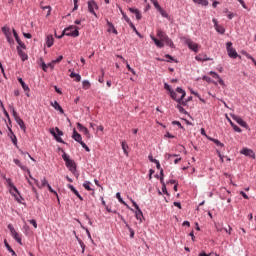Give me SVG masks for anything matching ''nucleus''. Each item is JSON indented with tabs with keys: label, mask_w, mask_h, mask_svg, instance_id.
Here are the masks:
<instances>
[{
	"label": "nucleus",
	"mask_w": 256,
	"mask_h": 256,
	"mask_svg": "<svg viewBox=\"0 0 256 256\" xmlns=\"http://www.w3.org/2000/svg\"><path fill=\"white\" fill-rule=\"evenodd\" d=\"M62 159L70 173H72L75 177H79V173H77V163H75V160H71L67 153L62 155Z\"/></svg>",
	"instance_id": "nucleus-1"
},
{
	"label": "nucleus",
	"mask_w": 256,
	"mask_h": 256,
	"mask_svg": "<svg viewBox=\"0 0 256 256\" xmlns=\"http://www.w3.org/2000/svg\"><path fill=\"white\" fill-rule=\"evenodd\" d=\"M66 37H79V27L77 26H69L67 28H65L63 31H62V36H65Z\"/></svg>",
	"instance_id": "nucleus-2"
},
{
	"label": "nucleus",
	"mask_w": 256,
	"mask_h": 256,
	"mask_svg": "<svg viewBox=\"0 0 256 256\" xmlns=\"http://www.w3.org/2000/svg\"><path fill=\"white\" fill-rule=\"evenodd\" d=\"M226 51H227L228 57H230V59H237V57H239V59H241V56L237 53V50H235V48H233V42L226 43Z\"/></svg>",
	"instance_id": "nucleus-3"
},
{
	"label": "nucleus",
	"mask_w": 256,
	"mask_h": 256,
	"mask_svg": "<svg viewBox=\"0 0 256 256\" xmlns=\"http://www.w3.org/2000/svg\"><path fill=\"white\" fill-rule=\"evenodd\" d=\"M50 133L51 135L54 137V139L57 141V143H63V145H65V141H63V131H61V129H59V127L51 128L50 129Z\"/></svg>",
	"instance_id": "nucleus-4"
},
{
	"label": "nucleus",
	"mask_w": 256,
	"mask_h": 256,
	"mask_svg": "<svg viewBox=\"0 0 256 256\" xmlns=\"http://www.w3.org/2000/svg\"><path fill=\"white\" fill-rule=\"evenodd\" d=\"M7 228L10 231L11 236L13 237L15 242L18 243L19 245H23V242L21 240V236L15 230V227H13V224H8Z\"/></svg>",
	"instance_id": "nucleus-5"
},
{
	"label": "nucleus",
	"mask_w": 256,
	"mask_h": 256,
	"mask_svg": "<svg viewBox=\"0 0 256 256\" xmlns=\"http://www.w3.org/2000/svg\"><path fill=\"white\" fill-rule=\"evenodd\" d=\"M184 43L188 46L190 51H193L194 53H199V44L193 42V40L186 38L184 40Z\"/></svg>",
	"instance_id": "nucleus-6"
},
{
	"label": "nucleus",
	"mask_w": 256,
	"mask_h": 256,
	"mask_svg": "<svg viewBox=\"0 0 256 256\" xmlns=\"http://www.w3.org/2000/svg\"><path fill=\"white\" fill-rule=\"evenodd\" d=\"M2 32L4 33L7 42L9 43V45H15V40L13 39V37H11V29L9 27H2Z\"/></svg>",
	"instance_id": "nucleus-7"
},
{
	"label": "nucleus",
	"mask_w": 256,
	"mask_h": 256,
	"mask_svg": "<svg viewBox=\"0 0 256 256\" xmlns=\"http://www.w3.org/2000/svg\"><path fill=\"white\" fill-rule=\"evenodd\" d=\"M2 32L4 33L7 42L9 43V45H15V40L13 39V37H11V29L9 27H2Z\"/></svg>",
	"instance_id": "nucleus-8"
},
{
	"label": "nucleus",
	"mask_w": 256,
	"mask_h": 256,
	"mask_svg": "<svg viewBox=\"0 0 256 256\" xmlns=\"http://www.w3.org/2000/svg\"><path fill=\"white\" fill-rule=\"evenodd\" d=\"M131 203L133 205V207H135L136 211H135V217L138 221H140V223L143 222V211H141V208H139V204H137V202H135V200H131Z\"/></svg>",
	"instance_id": "nucleus-9"
},
{
	"label": "nucleus",
	"mask_w": 256,
	"mask_h": 256,
	"mask_svg": "<svg viewBox=\"0 0 256 256\" xmlns=\"http://www.w3.org/2000/svg\"><path fill=\"white\" fill-rule=\"evenodd\" d=\"M88 11L89 13H91L92 15H94V17H98L97 13L95 12V9H99V5H97V2H95V0H89L88 2Z\"/></svg>",
	"instance_id": "nucleus-10"
},
{
	"label": "nucleus",
	"mask_w": 256,
	"mask_h": 256,
	"mask_svg": "<svg viewBox=\"0 0 256 256\" xmlns=\"http://www.w3.org/2000/svg\"><path fill=\"white\" fill-rule=\"evenodd\" d=\"M231 117H232L233 121H236V123H238V125H240V127H244V129H249V124H247V122H245L240 116L231 114Z\"/></svg>",
	"instance_id": "nucleus-11"
},
{
	"label": "nucleus",
	"mask_w": 256,
	"mask_h": 256,
	"mask_svg": "<svg viewBox=\"0 0 256 256\" xmlns=\"http://www.w3.org/2000/svg\"><path fill=\"white\" fill-rule=\"evenodd\" d=\"M241 155H245V157H250L251 159H255L256 155H255V151H253V149L250 148H243L240 151Z\"/></svg>",
	"instance_id": "nucleus-12"
},
{
	"label": "nucleus",
	"mask_w": 256,
	"mask_h": 256,
	"mask_svg": "<svg viewBox=\"0 0 256 256\" xmlns=\"http://www.w3.org/2000/svg\"><path fill=\"white\" fill-rule=\"evenodd\" d=\"M12 33L19 47L21 49H27V46L25 45V43H23V41H21V38H19V34L17 33V30H15V28L12 29Z\"/></svg>",
	"instance_id": "nucleus-13"
},
{
	"label": "nucleus",
	"mask_w": 256,
	"mask_h": 256,
	"mask_svg": "<svg viewBox=\"0 0 256 256\" xmlns=\"http://www.w3.org/2000/svg\"><path fill=\"white\" fill-rule=\"evenodd\" d=\"M18 83H20L22 89L25 91L26 96H27V97H31V95L29 94V91H31V89L29 88V85H27V84L25 83V81L23 80V78H20V77H19V78H18Z\"/></svg>",
	"instance_id": "nucleus-14"
},
{
	"label": "nucleus",
	"mask_w": 256,
	"mask_h": 256,
	"mask_svg": "<svg viewBox=\"0 0 256 256\" xmlns=\"http://www.w3.org/2000/svg\"><path fill=\"white\" fill-rule=\"evenodd\" d=\"M77 128H78L79 131H81V133L86 135L87 139H91V134L89 133V129H87V127L83 126V124L78 122L77 123Z\"/></svg>",
	"instance_id": "nucleus-15"
},
{
	"label": "nucleus",
	"mask_w": 256,
	"mask_h": 256,
	"mask_svg": "<svg viewBox=\"0 0 256 256\" xmlns=\"http://www.w3.org/2000/svg\"><path fill=\"white\" fill-rule=\"evenodd\" d=\"M176 93H180L181 94V97L178 98V100H177V103H179V105H181V102L185 101L184 99H185V97L187 95V92H185V90H183V88L177 87L176 88Z\"/></svg>",
	"instance_id": "nucleus-16"
},
{
	"label": "nucleus",
	"mask_w": 256,
	"mask_h": 256,
	"mask_svg": "<svg viewBox=\"0 0 256 256\" xmlns=\"http://www.w3.org/2000/svg\"><path fill=\"white\" fill-rule=\"evenodd\" d=\"M72 139H74V141H76L77 143H83V137L81 136V134H79V132H77L75 128L73 129Z\"/></svg>",
	"instance_id": "nucleus-17"
},
{
	"label": "nucleus",
	"mask_w": 256,
	"mask_h": 256,
	"mask_svg": "<svg viewBox=\"0 0 256 256\" xmlns=\"http://www.w3.org/2000/svg\"><path fill=\"white\" fill-rule=\"evenodd\" d=\"M50 104L56 111H59L61 115L65 113V110H63V107H61V105L59 104V102H57V100H55L54 102H50Z\"/></svg>",
	"instance_id": "nucleus-18"
},
{
	"label": "nucleus",
	"mask_w": 256,
	"mask_h": 256,
	"mask_svg": "<svg viewBox=\"0 0 256 256\" xmlns=\"http://www.w3.org/2000/svg\"><path fill=\"white\" fill-rule=\"evenodd\" d=\"M17 53H18L21 61H27V59H29V56L27 55V53L22 51L21 47H19V46H17Z\"/></svg>",
	"instance_id": "nucleus-19"
},
{
	"label": "nucleus",
	"mask_w": 256,
	"mask_h": 256,
	"mask_svg": "<svg viewBox=\"0 0 256 256\" xmlns=\"http://www.w3.org/2000/svg\"><path fill=\"white\" fill-rule=\"evenodd\" d=\"M130 13H133L137 19V21H141L143 15H141V11L137 8H129Z\"/></svg>",
	"instance_id": "nucleus-20"
},
{
	"label": "nucleus",
	"mask_w": 256,
	"mask_h": 256,
	"mask_svg": "<svg viewBox=\"0 0 256 256\" xmlns=\"http://www.w3.org/2000/svg\"><path fill=\"white\" fill-rule=\"evenodd\" d=\"M166 59H169V60H165L163 58H156V61H161V62H164L166 61V63H171V61H173L174 63H178L177 60H175V58H173V56H171L170 54H165L164 56Z\"/></svg>",
	"instance_id": "nucleus-21"
},
{
	"label": "nucleus",
	"mask_w": 256,
	"mask_h": 256,
	"mask_svg": "<svg viewBox=\"0 0 256 256\" xmlns=\"http://www.w3.org/2000/svg\"><path fill=\"white\" fill-rule=\"evenodd\" d=\"M196 61L204 63L205 61H211L212 59L207 57V54H198L195 56Z\"/></svg>",
	"instance_id": "nucleus-22"
},
{
	"label": "nucleus",
	"mask_w": 256,
	"mask_h": 256,
	"mask_svg": "<svg viewBox=\"0 0 256 256\" xmlns=\"http://www.w3.org/2000/svg\"><path fill=\"white\" fill-rule=\"evenodd\" d=\"M17 125H19L20 129L25 133L27 131V126H25V121L21 119V117H18L15 119Z\"/></svg>",
	"instance_id": "nucleus-23"
},
{
	"label": "nucleus",
	"mask_w": 256,
	"mask_h": 256,
	"mask_svg": "<svg viewBox=\"0 0 256 256\" xmlns=\"http://www.w3.org/2000/svg\"><path fill=\"white\" fill-rule=\"evenodd\" d=\"M8 131L10 133L8 135H9L13 145H15V147H17V136L15 135V133H13V130L9 126H8Z\"/></svg>",
	"instance_id": "nucleus-24"
},
{
	"label": "nucleus",
	"mask_w": 256,
	"mask_h": 256,
	"mask_svg": "<svg viewBox=\"0 0 256 256\" xmlns=\"http://www.w3.org/2000/svg\"><path fill=\"white\" fill-rule=\"evenodd\" d=\"M11 195L14 197L15 201H17V203H19L20 205H25V203H23V196H21V193L19 192V194H15L13 193V191H10Z\"/></svg>",
	"instance_id": "nucleus-25"
},
{
	"label": "nucleus",
	"mask_w": 256,
	"mask_h": 256,
	"mask_svg": "<svg viewBox=\"0 0 256 256\" xmlns=\"http://www.w3.org/2000/svg\"><path fill=\"white\" fill-rule=\"evenodd\" d=\"M150 37L159 49H163V47H165V43H163V40H159V39L155 38V36H150Z\"/></svg>",
	"instance_id": "nucleus-26"
},
{
	"label": "nucleus",
	"mask_w": 256,
	"mask_h": 256,
	"mask_svg": "<svg viewBox=\"0 0 256 256\" xmlns=\"http://www.w3.org/2000/svg\"><path fill=\"white\" fill-rule=\"evenodd\" d=\"M106 23L108 25V33H114V35H118L119 32H117V29L115 28V25H113L110 21L106 20Z\"/></svg>",
	"instance_id": "nucleus-27"
},
{
	"label": "nucleus",
	"mask_w": 256,
	"mask_h": 256,
	"mask_svg": "<svg viewBox=\"0 0 256 256\" xmlns=\"http://www.w3.org/2000/svg\"><path fill=\"white\" fill-rule=\"evenodd\" d=\"M8 186H10L12 188L13 191H15V193L17 195H19V189H17V186L15 184H13V181L11 180V178L6 179Z\"/></svg>",
	"instance_id": "nucleus-28"
},
{
	"label": "nucleus",
	"mask_w": 256,
	"mask_h": 256,
	"mask_svg": "<svg viewBox=\"0 0 256 256\" xmlns=\"http://www.w3.org/2000/svg\"><path fill=\"white\" fill-rule=\"evenodd\" d=\"M8 186H10L12 188L13 191H15V193L17 195H19V189H17V186L15 184H13V181L11 180V178L6 179Z\"/></svg>",
	"instance_id": "nucleus-29"
},
{
	"label": "nucleus",
	"mask_w": 256,
	"mask_h": 256,
	"mask_svg": "<svg viewBox=\"0 0 256 256\" xmlns=\"http://www.w3.org/2000/svg\"><path fill=\"white\" fill-rule=\"evenodd\" d=\"M40 8H42L43 11L47 10L46 17H49V15H51V7L49 5L45 6V3L41 2L40 3Z\"/></svg>",
	"instance_id": "nucleus-30"
},
{
	"label": "nucleus",
	"mask_w": 256,
	"mask_h": 256,
	"mask_svg": "<svg viewBox=\"0 0 256 256\" xmlns=\"http://www.w3.org/2000/svg\"><path fill=\"white\" fill-rule=\"evenodd\" d=\"M163 42L166 43V45H168V47H170L171 49H175V44L173 43V40H171V38H169V36H166V38H164Z\"/></svg>",
	"instance_id": "nucleus-31"
},
{
	"label": "nucleus",
	"mask_w": 256,
	"mask_h": 256,
	"mask_svg": "<svg viewBox=\"0 0 256 256\" xmlns=\"http://www.w3.org/2000/svg\"><path fill=\"white\" fill-rule=\"evenodd\" d=\"M4 245L7 249V251L10 252L12 256H17V253H15V250H13V248H11V245H9V242H7V240H4Z\"/></svg>",
	"instance_id": "nucleus-32"
},
{
	"label": "nucleus",
	"mask_w": 256,
	"mask_h": 256,
	"mask_svg": "<svg viewBox=\"0 0 256 256\" xmlns=\"http://www.w3.org/2000/svg\"><path fill=\"white\" fill-rule=\"evenodd\" d=\"M53 43H54L53 35L50 34L46 37V45L48 48H50V47H53Z\"/></svg>",
	"instance_id": "nucleus-33"
},
{
	"label": "nucleus",
	"mask_w": 256,
	"mask_h": 256,
	"mask_svg": "<svg viewBox=\"0 0 256 256\" xmlns=\"http://www.w3.org/2000/svg\"><path fill=\"white\" fill-rule=\"evenodd\" d=\"M193 3H196V5H201L202 7H207L209 5L208 0H192Z\"/></svg>",
	"instance_id": "nucleus-34"
},
{
	"label": "nucleus",
	"mask_w": 256,
	"mask_h": 256,
	"mask_svg": "<svg viewBox=\"0 0 256 256\" xmlns=\"http://www.w3.org/2000/svg\"><path fill=\"white\" fill-rule=\"evenodd\" d=\"M70 77H71V79H75V81L77 83H79V81H81V74H79V73H75V72L72 71L70 73Z\"/></svg>",
	"instance_id": "nucleus-35"
},
{
	"label": "nucleus",
	"mask_w": 256,
	"mask_h": 256,
	"mask_svg": "<svg viewBox=\"0 0 256 256\" xmlns=\"http://www.w3.org/2000/svg\"><path fill=\"white\" fill-rule=\"evenodd\" d=\"M181 105L182 104L179 103L176 105V109H178L179 113H182V115H189V112H187V110H185Z\"/></svg>",
	"instance_id": "nucleus-36"
},
{
	"label": "nucleus",
	"mask_w": 256,
	"mask_h": 256,
	"mask_svg": "<svg viewBox=\"0 0 256 256\" xmlns=\"http://www.w3.org/2000/svg\"><path fill=\"white\" fill-rule=\"evenodd\" d=\"M128 25L129 27H131V29H133L134 33H136V35L140 37V39H143V35H141L139 31H137V28L135 27V24H133V22L129 23Z\"/></svg>",
	"instance_id": "nucleus-37"
},
{
	"label": "nucleus",
	"mask_w": 256,
	"mask_h": 256,
	"mask_svg": "<svg viewBox=\"0 0 256 256\" xmlns=\"http://www.w3.org/2000/svg\"><path fill=\"white\" fill-rule=\"evenodd\" d=\"M157 37H159V39H161V41H164L166 39V37H168V36L164 31L158 30Z\"/></svg>",
	"instance_id": "nucleus-38"
},
{
	"label": "nucleus",
	"mask_w": 256,
	"mask_h": 256,
	"mask_svg": "<svg viewBox=\"0 0 256 256\" xmlns=\"http://www.w3.org/2000/svg\"><path fill=\"white\" fill-rule=\"evenodd\" d=\"M116 199H118L119 203H121L122 205H125L129 209V205H127V203L125 201H123V198L121 197L120 192L116 193Z\"/></svg>",
	"instance_id": "nucleus-39"
},
{
	"label": "nucleus",
	"mask_w": 256,
	"mask_h": 256,
	"mask_svg": "<svg viewBox=\"0 0 256 256\" xmlns=\"http://www.w3.org/2000/svg\"><path fill=\"white\" fill-rule=\"evenodd\" d=\"M121 147H122V150L124 151V154L128 157L129 152L127 151V149H129V145H127V142H122Z\"/></svg>",
	"instance_id": "nucleus-40"
},
{
	"label": "nucleus",
	"mask_w": 256,
	"mask_h": 256,
	"mask_svg": "<svg viewBox=\"0 0 256 256\" xmlns=\"http://www.w3.org/2000/svg\"><path fill=\"white\" fill-rule=\"evenodd\" d=\"M120 13H121L123 19H124V20L126 21V23H128V25H129V23H131V19L129 18V16H128L127 14H125V12L123 11V9H121V8H120Z\"/></svg>",
	"instance_id": "nucleus-41"
},
{
	"label": "nucleus",
	"mask_w": 256,
	"mask_h": 256,
	"mask_svg": "<svg viewBox=\"0 0 256 256\" xmlns=\"http://www.w3.org/2000/svg\"><path fill=\"white\" fill-rule=\"evenodd\" d=\"M158 13H160V15H162L165 19H169V14L167 13V11H165V9H163L162 7L157 10Z\"/></svg>",
	"instance_id": "nucleus-42"
},
{
	"label": "nucleus",
	"mask_w": 256,
	"mask_h": 256,
	"mask_svg": "<svg viewBox=\"0 0 256 256\" xmlns=\"http://www.w3.org/2000/svg\"><path fill=\"white\" fill-rule=\"evenodd\" d=\"M215 29H216L217 33H220V35H225V28H224L223 26H221V25L218 24V25L215 27Z\"/></svg>",
	"instance_id": "nucleus-43"
},
{
	"label": "nucleus",
	"mask_w": 256,
	"mask_h": 256,
	"mask_svg": "<svg viewBox=\"0 0 256 256\" xmlns=\"http://www.w3.org/2000/svg\"><path fill=\"white\" fill-rule=\"evenodd\" d=\"M83 187H84V189H86V191H93V189L91 187V182L90 181H85L83 183Z\"/></svg>",
	"instance_id": "nucleus-44"
},
{
	"label": "nucleus",
	"mask_w": 256,
	"mask_h": 256,
	"mask_svg": "<svg viewBox=\"0 0 256 256\" xmlns=\"http://www.w3.org/2000/svg\"><path fill=\"white\" fill-rule=\"evenodd\" d=\"M67 187L68 189H70V191H72V193H74V195H79V191L76 190L75 186H73L72 184H68Z\"/></svg>",
	"instance_id": "nucleus-45"
},
{
	"label": "nucleus",
	"mask_w": 256,
	"mask_h": 256,
	"mask_svg": "<svg viewBox=\"0 0 256 256\" xmlns=\"http://www.w3.org/2000/svg\"><path fill=\"white\" fill-rule=\"evenodd\" d=\"M171 99H173V101L179 100V98H177V92H175V90H171V92H169Z\"/></svg>",
	"instance_id": "nucleus-46"
},
{
	"label": "nucleus",
	"mask_w": 256,
	"mask_h": 256,
	"mask_svg": "<svg viewBox=\"0 0 256 256\" xmlns=\"http://www.w3.org/2000/svg\"><path fill=\"white\" fill-rule=\"evenodd\" d=\"M9 107L12 111V115H13L14 119L16 120L17 118H19V114H17V111L15 110V107L13 105H10Z\"/></svg>",
	"instance_id": "nucleus-47"
},
{
	"label": "nucleus",
	"mask_w": 256,
	"mask_h": 256,
	"mask_svg": "<svg viewBox=\"0 0 256 256\" xmlns=\"http://www.w3.org/2000/svg\"><path fill=\"white\" fill-rule=\"evenodd\" d=\"M231 127H232V129H234V131L236 133H242L243 132V130L241 128H239V126H237L235 123H231Z\"/></svg>",
	"instance_id": "nucleus-48"
},
{
	"label": "nucleus",
	"mask_w": 256,
	"mask_h": 256,
	"mask_svg": "<svg viewBox=\"0 0 256 256\" xmlns=\"http://www.w3.org/2000/svg\"><path fill=\"white\" fill-rule=\"evenodd\" d=\"M190 101H193V96H189L187 99H185L184 101L181 102V105L183 107H187V104L190 102Z\"/></svg>",
	"instance_id": "nucleus-49"
},
{
	"label": "nucleus",
	"mask_w": 256,
	"mask_h": 256,
	"mask_svg": "<svg viewBox=\"0 0 256 256\" xmlns=\"http://www.w3.org/2000/svg\"><path fill=\"white\" fill-rule=\"evenodd\" d=\"M202 79L203 81H206V83H214L215 85H217V82L213 81V79H211V77L209 76H203Z\"/></svg>",
	"instance_id": "nucleus-50"
},
{
	"label": "nucleus",
	"mask_w": 256,
	"mask_h": 256,
	"mask_svg": "<svg viewBox=\"0 0 256 256\" xmlns=\"http://www.w3.org/2000/svg\"><path fill=\"white\" fill-rule=\"evenodd\" d=\"M82 87H83L84 89H89V88L91 87V82H89V80H84V81L82 82Z\"/></svg>",
	"instance_id": "nucleus-51"
},
{
	"label": "nucleus",
	"mask_w": 256,
	"mask_h": 256,
	"mask_svg": "<svg viewBox=\"0 0 256 256\" xmlns=\"http://www.w3.org/2000/svg\"><path fill=\"white\" fill-rule=\"evenodd\" d=\"M150 1L154 5L156 11H158L161 8V5H159V1L157 0H150Z\"/></svg>",
	"instance_id": "nucleus-52"
},
{
	"label": "nucleus",
	"mask_w": 256,
	"mask_h": 256,
	"mask_svg": "<svg viewBox=\"0 0 256 256\" xmlns=\"http://www.w3.org/2000/svg\"><path fill=\"white\" fill-rule=\"evenodd\" d=\"M47 185H49V182H47V178H43L41 180V185L38 187H39V189H42V187H45V186L47 187Z\"/></svg>",
	"instance_id": "nucleus-53"
},
{
	"label": "nucleus",
	"mask_w": 256,
	"mask_h": 256,
	"mask_svg": "<svg viewBox=\"0 0 256 256\" xmlns=\"http://www.w3.org/2000/svg\"><path fill=\"white\" fill-rule=\"evenodd\" d=\"M172 125H177V127L182 129L183 131H185V127H183V125H181V122H179L177 120L172 121Z\"/></svg>",
	"instance_id": "nucleus-54"
},
{
	"label": "nucleus",
	"mask_w": 256,
	"mask_h": 256,
	"mask_svg": "<svg viewBox=\"0 0 256 256\" xmlns=\"http://www.w3.org/2000/svg\"><path fill=\"white\" fill-rule=\"evenodd\" d=\"M126 67H127L128 71H131V73H132L133 75H137V72L135 71V69H133V68L131 67V65H129V62H126Z\"/></svg>",
	"instance_id": "nucleus-55"
},
{
	"label": "nucleus",
	"mask_w": 256,
	"mask_h": 256,
	"mask_svg": "<svg viewBox=\"0 0 256 256\" xmlns=\"http://www.w3.org/2000/svg\"><path fill=\"white\" fill-rule=\"evenodd\" d=\"M80 145L83 149H85V151H87V153L91 152V149L89 148V146H87V144H85V142H81Z\"/></svg>",
	"instance_id": "nucleus-56"
},
{
	"label": "nucleus",
	"mask_w": 256,
	"mask_h": 256,
	"mask_svg": "<svg viewBox=\"0 0 256 256\" xmlns=\"http://www.w3.org/2000/svg\"><path fill=\"white\" fill-rule=\"evenodd\" d=\"M209 75H211V77H213V79H219L221 76H219V74H217V72L215 71H210Z\"/></svg>",
	"instance_id": "nucleus-57"
},
{
	"label": "nucleus",
	"mask_w": 256,
	"mask_h": 256,
	"mask_svg": "<svg viewBox=\"0 0 256 256\" xmlns=\"http://www.w3.org/2000/svg\"><path fill=\"white\" fill-rule=\"evenodd\" d=\"M213 143L217 145V147H225V144H223L218 139L213 140Z\"/></svg>",
	"instance_id": "nucleus-58"
},
{
	"label": "nucleus",
	"mask_w": 256,
	"mask_h": 256,
	"mask_svg": "<svg viewBox=\"0 0 256 256\" xmlns=\"http://www.w3.org/2000/svg\"><path fill=\"white\" fill-rule=\"evenodd\" d=\"M82 229H85L86 233H87V236L88 238L91 240V242L93 243V238L91 237V232L89 231L88 228H85L84 226H81Z\"/></svg>",
	"instance_id": "nucleus-59"
},
{
	"label": "nucleus",
	"mask_w": 256,
	"mask_h": 256,
	"mask_svg": "<svg viewBox=\"0 0 256 256\" xmlns=\"http://www.w3.org/2000/svg\"><path fill=\"white\" fill-rule=\"evenodd\" d=\"M28 223H30V225H33L34 229H37V220L31 219L28 220Z\"/></svg>",
	"instance_id": "nucleus-60"
},
{
	"label": "nucleus",
	"mask_w": 256,
	"mask_h": 256,
	"mask_svg": "<svg viewBox=\"0 0 256 256\" xmlns=\"http://www.w3.org/2000/svg\"><path fill=\"white\" fill-rule=\"evenodd\" d=\"M164 89H166V91H168L169 93H171V91H173V88L171 87V85L164 83Z\"/></svg>",
	"instance_id": "nucleus-61"
},
{
	"label": "nucleus",
	"mask_w": 256,
	"mask_h": 256,
	"mask_svg": "<svg viewBox=\"0 0 256 256\" xmlns=\"http://www.w3.org/2000/svg\"><path fill=\"white\" fill-rule=\"evenodd\" d=\"M162 193H164V195H168V197H169V192L167 191V185L166 184H163V186H162Z\"/></svg>",
	"instance_id": "nucleus-62"
},
{
	"label": "nucleus",
	"mask_w": 256,
	"mask_h": 256,
	"mask_svg": "<svg viewBox=\"0 0 256 256\" xmlns=\"http://www.w3.org/2000/svg\"><path fill=\"white\" fill-rule=\"evenodd\" d=\"M101 73H102V75H101V77H99V79H98V81H99V83H104V79H103V77H105V70H101Z\"/></svg>",
	"instance_id": "nucleus-63"
},
{
	"label": "nucleus",
	"mask_w": 256,
	"mask_h": 256,
	"mask_svg": "<svg viewBox=\"0 0 256 256\" xmlns=\"http://www.w3.org/2000/svg\"><path fill=\"white\" fill-rule=\"evenodd\" d=\"M166 159H170L171 157H179V154H165Z\"/></svg>",
	"instance_id": "nucleus-64"
}]
</instances>
